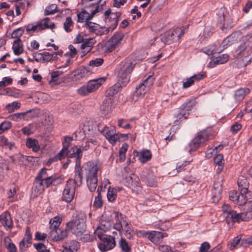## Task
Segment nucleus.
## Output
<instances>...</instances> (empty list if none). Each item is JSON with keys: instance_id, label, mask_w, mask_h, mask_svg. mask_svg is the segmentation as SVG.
<instances>
[{"instance_id": "obj_1", "label": "nucleus", "mask_w": 252, "mask_h": 252, "mask_svg": "<svg viewBox=\"0 0 252 252\" xmlns=\"http://www.w3.org/2000/svg\"><path fill=\"white\" fill-rule=\"evenodd\" d=\"M86 215L80 213L77 215L76 219L66 223V228L82 241H91L92 239L90 235L86 231Z\"/></svg>"}, {"instance_id": "obj_2", "label": "nucleus", "mask_w": 252, "mask_h": 252, "mask_svg": "<svg viewBox=\"0 0 252 252\" xmlns=\"http://www.w3.org/2000/svg\"><path fill=\"white\" fill-rule=\"evenodd\" d=\"M135 65L134 61H132L129 59H127L124 63L121 64L118 73V85H114L110 88L107 91L108 97L113 98V95L118 93L119 86L121 87L125 86L128 83L129 75Z\"/></svg>"}, {"instance_id": "obj_3", "label": "nucleus", "mask_w": 252, "mask_h": 252, "mask_svg": "<svg viewBox=\"0 0 252 252\" xmlns=\"http://www.w3.org/2000/svg\"><path fill=\"white\" fill-rule=\"evenodd\" d=\"M56 180L55 176L48 173L46 168L41 169L33 183L34 191L38 194L41 193L46 188L51 186Z\"/></svg>"}, {"instance_id": "obj_4", "label": "nucleus", "mask_w": 252, "mask_h": 252, "mask_svg": "<svg viewBox=\"0 0 252 252\" xmlns=\"http://www.w3.org/2000/svg\"><path fill=\"white\" fill-rule=\"evenodd\" d=\"M238 54L240 60L237 63L238 67H244L252 61V48L250 46H240Z\"/></svg>"}, {"instance_id": "obj_5", "label": "nucleus", "mask_w": 252, "mask_h": 252, "mask_svg": "<svg viewBox=\"0 0 252 252\" xmlns=\"http://www.w3.org/2000/svg\"><path fill=\"white\" fill-rule=\"evenodd\" d=\"M124 38V34L121 32L115 33L110 39L107 41L104 45V50L106 52H111L121 43Z\"/></svg>"}, {"instance_id": "obj_6", "label": "nucleus", "mask_w": 252, "mask_h": 252, "mask_svg": "<svg viewBox=\"0 0 252 252\" xmlns=\"http://www.w3.org/2000/svg\"><path fill=\"white\" fill-rule=\"evenodd\" d=\"M236 204L242 206L245 205L247 210L252 211V192L240 190L238 194Z\"/></svg>"}, {"instance_id": "obj_7", "label": "nucleus", "mask_w": 252, "mask_h": 252, "mask_svg": "<svg viewBox=\"0 0 252 252\" xmlns=\"http://www.w3.org/2000/svg\"><path fill=\"white\" fill-rule=\"evenodd\" d=\"M99 130L113 145L115 144L117 141H119L121 137L124 136V134H116L114 127L104 126L101 129L99 128Z\"/></svg>"}, {"instance_id": "obj_8", "label": "nucleus", "mask_w": 252, "mask_h": 252, "mask_svg": "<svg viewBox=\"0 0 252 252\" xmlns=\"http://www.w3.org/2000/svg\"><path fill=\"white\" fill-rule=\"evenodd\" d=\"M104 15L105 16V22L107 26V28H109V31H113L118 25L119 17L120 16V14L111 13V10L108 9L105 12Z\"/></svg>"}, {"instance_id": "obj_9", "label": "nucleus", "mask_w": 252, "mask_h": 252, "mask_svg": "<svg viewBox=\"0 0 252 252\" xmlns=\"http://www.w3.org/2000/svg\"><path fill=\"white\" fill-rule=\"evenodd\" d=\"M87 178H97V173L100 165L94 162H88L83 167Z\"/></svg>"}, {"instance_id": "obj_10", "label": "nucleus", "mask_w": 252, "mask_h": 252, "mask_svg": "<svg viewBox=\"0 0 252 252\" xmlns=\"http://www.w3.org/2000/svg\"><path fill=\"white\" fill-rule=\"evenodd\" d=\"M85 27L89 30V32L97 35L106 34L109 32V28L102 27L98 24L89 21L85 23Z\"/></svg>"}, {"instance_id": "obj_11", "label": "nucleus", "mask_w": 252, "mask_h": 252, "mask_svg": "<svg viewBox=\"0 0 252 252\" xmlns=\"http://www.w3.org/2000/svg\"><path fill=\"white\" fill-rule=\"evenodd\" d=\"M116 222L114 224V228L120 232L123 230L130 223H129L125 216H124L122 213L118 212L115 213Z\"/></svg>"}, {"instance_id": "obj_12", "label": "nucleus", "mask_w": 252, "mask_h": 252, "mask_svg": "<svg viewBox=\"0 0 252 252\" xmlns=\"http://www.w3.org/2000/svg\"><path fill=\"white\" fill-rule=\"evenodd\" d=\"M101 242L98 245V248L101 252H106L113 249L116 245L114 237L108 235L100 239Z\"/></svg>"}, {"instance_id": "obj_13", "label": "nucleus", "mask_w": 252, "mask_h": 252, "mask_svg": "<svg viewBox=\"0 0 252 252\" xmlns=\"http://www.w3.org/2000/svg\"><path fill=\"white\" fill-rule=\"evenodd\" d=\"M72 181L67 182L63 193V199L67 202H70L74 198L75 187L73 186Z\"/></svg>"}, {"instance_id": "obj_14", "label": "nucleus", "mask_w": 252, "mask_h": 252, "mask_svg": "<svg viewBox=\"0 0 252 252\" xmlns=\"http://www.w3.org/2000/svg\"><path fill=\"white\" fill-rule=\"evenodd\" d=\"M50 230L49 236L54 241H61L66 238L68 231L67 228L65 229L55 228L50 229Z\"/></svg>"}, {"instance_id": "obj_15", "label": "nucleus", "mask_w": 252, "mask_h": 252, "mask_svg": "<svg viewBox=\"0 0 252 252\" xmlns=\"http://www.w3.org/2000/svg\"><path fill=\"white\" fill-rule=\"evenodd\" d=\"M115 105L114 98L106 97L100 106L102 114L104 116L107 115L115 108Z\"/></svg>"}, {"instance_id": "obj_16", "label": "nucleus", "mask_w": 252, "mask_h": 252, "mask_svg": "<svg viewBox=\"0 0 252 252\" xmlns=\"http://www.w3.org/2000/svg\"><path fill=\"white\" fill-rule=\"evenodd\" d=\"M168 234L159 231H152L150 233H143V237L147 238L154 244L160 242L164 237H167Z\"/></svg>"}, {"instance_id": "obj_17", "label": "nucleus", "mask_w": 252, "mask_h": 252, "mask_svg": "<svg viewBox=\"0 0 252 252\" xmlns=\"http://www.w3.org/2000/svg\"><path fill=\"white\" fill-rule=\"evenodd\" d=\"M207 139V134L205 132L199 134L189 144V151L191 152L196 150L199 147L200 144L204 143Z\"/></svg>"}, {"instance_id": "obj_18", "label": "nucleus", "mask_w": 252, "mask_h": 252, "mask_svg": "<svg viewBox=\"0 0 252 252\" xmlns=\"http://www.w3.org/2000/svg\"><path fill=\"white\" fill-rule=\"evenodd\" d=\"M252 218V211L247 210L246 212L237 213L236 211L232 213L231 220L232 222H240L241 221H248Z\"/></svg>"}, {"instance_id": "obj_19", "label": "nucleus", "mask_w": 252, "mask_h": 252, "mask_svg": "<svg viewBox=\"0 0 252 252\" xmlns=\"http://www.w3.org/2000/svg\"><path fill=\"white\" fill-rule=\"evenodd\" d=\"M184 29L185 28L182 27V29H176L174 31H169V32H166L164 35L162 36L161 38L162 42H163L164 44L169 43L170 42L173 41V36L174 35V33L177 34L179 32H180V33L178 34V36L179 38H180L182 35L184 33Z\"/></svg>"}, {"instance_id": "obj_20", "label": "nucleus", "mask_w": 252, "mask_h": 252, "mask_svg": "<svg viewBox=\"0 0 252 252\" xmlns=\"http://www.w3.org/2000/svg\"><path fill=\"white\" fill-rule=\"evenodd\" d=\"M32 234L31 228L29 227H27L25 236L19 243V248L21 251H25L26 249L32 244Z\"/></svg>"}, {"instance_id": "obj_21", "label": "nucleus", "mask_w": 252, "mask_h": 252, "mask_svg": "<svg viewBox=\"0 0 252 252\" xmlns=\"http://www.w3.org/2000/svg\"><path fill=\"white\" fill-rule=\"evenodd\" d=\"M98 6H96L95 9L91 11L89 13L86 10H82L77 14L78 21L79 22H89V20L92 19L94 15L98 11Z\"/></svg>"}, {"instance_id": "obj_22", "label": "nucleus", "mask_w": 252, "mask_h": 252, "mask_svg": "<svg viewBox=\"0 0 252 252\" xmlns=\"http://www.w3.org/2000/svg\"><path fill=\"white\" fill-rule=\"evenodd\" d=\"M242 36V34L239 32H235L228 36L222 42L221 45L223 47V49L227 48L233 44L238 42Z\"/></svg>"}, {"instance_id": "obj_23", "label": "nucleus", "mask_w": 252, "mask_h": 252, "mask_svg": "<svg viewBox=\"0 0 252 252\" xmlns=\"http://www.w3.org/2000/svg\"><path fill=\"white\" fill-rule=\"evenodd\" d=\"M205 76L204 73L194 74L189 78H187L183 83V88L187 89L193 85L195 81L202 80Z\"/></svg>"}, {"instance_id": "obj_24", "label": "nucleus", "mask_w": 252, "mask_h": 252, "mask_svg": "<svg viewBox=\"0 0 252 252\" xmlns=\"http://www.w3.org/2000/svg\"><path fill=\"white\" fill-rule=\"evenodd\" d=\"M0 221L7 230H10L13 227V222L10 215L7 212H4L0 216Z\"/></svg>"}, {"instance_id": "obj_25", "label": "nucleus", "mask_w": 252, "mask_h": 252, "mask_svg": "<svg viewBox=\"0 0 252 252\" xmlns=\"http://www.w3.org/2000/svg\"><path fill=\"white\" fill-rule=\"evenodd\" d=\"M105 81L104 78L90 80L86 85L90 93L95 91Z\"/></svg>"}, {"instance_id": "obj_26", "label": "nucleus", "mask_w": 252, "mask_h": 252, "mask_svg": "<svg viewBox=\"0 0 252 252\" xmlns=\"http://www.w3.org/2000/svg\"><path fill=\"white\" fill-rule=\"evenodd\" d=\"M222 191L221 185L219 183H215L212 190V201L214 203H217L220 199Z\"/></svg>"}, {"instance_id": "obj_27", "label": "nucleus", "mask_w": 252, "mask_h": 252, "mask_svg": "<svg viewBox=\"0 0 252 252\" xmlns=\"http://www.w3.org/2000/svg\"><path fill=\"white\" fill-rule=\"evenodd\" d=\"M82 168L80 165L75 166V177L74 179H70L67 182L72 181L73 183V186H80L82 184V175L81 173Z\"/></svg>"}, {"instance_id": "obj_28", "label": "nucleus", "mask_w": 252, "mask_h": 252, "mask_svg": "<svg viewBox=\"0 0 252 252\" xmlns=\"http://www.w3.org/2000/svg\"><path fill=\"white\" fill-rule=\"evenodd\" d=\"M229 59V56L227 54H222L219 57L213 58L208 65L210 67H214L216 64H223L227 62Z\"/></svg>"}, {"instance_id": "obj_29", "label": "nucleus", "mask_w": 252, "mask_h": 252, "mask_svg": "<svg viewBox=\"0 0 252 252\" xmlns=\"http://www.w3.org/2000/svg\"><path fill=\"white\" fill-rule=\"evenodd\" d=\"M89 74L90 72L86 68L81 67L74 71L73 79L75 81H79L87 77Z\"/></svg>"}, {"instance_id": "obj_30", "label": "nucleus", "mask_w": 252, "mask_h": 252, "mask_svg": "<svg viewBox=\"0 0 252 252\" xmlns=\"http://www.w3.org/2000/svg\"><path fill=\"white\" fill-rule=\"evenodd\" d=\"M71 150L72 153L69 155V158H76V166L80 165V158L82 156L81 149L79 148L77 146H74Z\"/></svg>"}, {"instance_id": "obj_31", "label": "nucleus", "mask_w": 252, "mask_h": 252, "mask_svg": "<svg viewBox=\"0 0 252 252\" xmlns=\"http://www.w3.org/2000/svg\"><path fill=\"white\" fill-rule=\"evenodd\" d=\"M12 49L14 54L19 56L24 52L23 45L20 39L15 40L13 42Z\"/></svg>"}, {"instance_id": "obj_32", "label": "nucleus", "mask_w": 252, "mask_h": 252, "mask_svg": "<svg viewBox=\"0 0 252 252\" xmlns=\"http://www.w3.org/2000/svg\"><path fill=\"white\" fill-rule=\"evenodd\" d=\"M250 93V90L248 88L238 89L235 93V98L237 101L243 100L245 96Z\"/></svg>"}, {"instance_id": "obj_33", "label": "nucleus", "mask_w": 252, "mask_h": 252, "mask_svg": "<svg viewBox=\"0 0 252 252\" xmlns=\"http://www.w3.org/2000/svg\"><path fill=\"white\" fill-rule=\"evenodd\" d=\"M26 146L29 148H32V151L37 152L40 150V146L38 142L35 139L28 138L26 141Z\"/></svg>"}, {"instance_id": "obj_34", "label": "nucleus", "mask_w": 252, "mask_h": 252, "mask_svg": "<svg viewBox=\"0 0 252 252\" xmlns=\"http://www.w3.org/2000/svg\"><path fill=\"white\" fill-rule=\"evenodd\" d=\"M95 42L96 41L93 38L84 39L81 45V49H86V52H89Z\"/></svg>"}, {"instance_id": "obj_35", "label": "nucleus", "mask_w": 252, "mask_h": 252, "mask_svg": "<svg viewBox=\"0 0 252 252\" xmlns=\"http://www.w3.org/2000/svg\"><path fill=\"white\" fill-rule=\"evenodd\" d=\"M40 29L41 30L46 29H53L55 28V25L54 23L50 21V20L49 18H45L43 19L41 22H39Z\"/></svg>"}, {"instance_id": "obj_36", "label": "nucleus", "mask_w": 252, "mask_h": 252, "mask_svg": "<svg viewBox=\"0 0 252 252\" xmlns=\"http://www.w3.org/2000/svg\"><path fill=\"white\" fill-rule=\"evenodd\" d=\"M249 183L245 177L243 176H240L238 178V185L240 190H243L244 192L248 191V188L249 187Z\"/></svg>"}, {"instance_id": "obj_37", "label": "nucleus", "mask_w": 252, "mask_h": 252, "mask_svg": "<svg viewBox=\"0 0 252 252\" xmlns=\"http://www.w3.org/2000/svg\"><path fill=\"white\" fill-rule=\"evenodd\" d=\"M87 182L90 190L94 191L97 186V178H87Z\"/></svg>"}, {"instance_id": "obj_38", "label": "nucleus", "mask_w": 252, "mask_h": 252, "mask_svg": "<svg viewBox=\"0 0 252 252\" xmlns=\"http://www.w3.org/2000/svg\"><path fill=\"white\" fill-rule=\"evenodd\" d=\"M142 83L136 88L135 91L132 96V99L133 101L136 102L141 99L142 94Z\"/></svg>"}, {"instance_id": "obj_39", "label": "nucleus", "mask_w": 252, "mask_h": 252, "mask_svg": "<svg viewBox=\"0 0 252 252\" xmlns=\"http://www.w3.org/2000/svg\"><path fill=\"white\" fill-rule=\"evenodd\" d=\"M4 242L6 248L10 252H15L16 248L15 245L11 242V240L8 237H6L4 239Z\"/></svg>"}, {"instance_id": "obj_40", "label": "nucleus", "mask_w": 252, "mask_h": 252, "mask_svg": "<svg viewBox=\"0 0 252 252\" xmlns=\"http://www.w3.org/2000/svg\"><path fill=\"white\" fill-rule=\"evenodd\" d=\"M119 245L123 252H131L130 246L125 239L122 238L119 242Z\"/></svg>"}, {"instance_id": "obj_41", "label": "nucleus", "mask_w": 252, "mask_h": 252, "mask_svg": "<svg viewBox=\"0 0 252 252\" xmlns=\"http://www.w3.org/2000/svg\"><path fill=\"white\" fill-rule=\"evenodd\" d=\"M223 215L224 218L227 219H231V216L232 215V213L234 211H232L230 206L228 205H224L222 208Z\"/></svg>"}, {"instance_id": "obj_42", "label": "nucleus", "mask_w": 252, "mask_h": 252, "mask_svg": "<svg viewBox=\"0 0 252 252\" xmlns=\"http://www.w3.org/2000/svg\"><path fill=\"white\" fill-rule=\"evenodd\" d=\"M190 110V108L189 107H187L186 106L183 105V108L180 109V112L178 114L177 117L179 120L182 119V118H184L185 119H187V116L189 114V111Z\"/></svg>"}, {"instance_id": "obj_43", "label": "nucleus", "mask_w": 252, "mask_h": 252, "mask_svg": "<svg viewBox=\"0 0 252 252\" xmlns=\"http://www.w3.org/2000/svg\"><path fill=\"white\" fill-rule=\"evenodd\" d=\"M73 21H72L71 17H67L63 23V28L64 30L67 32H70L72 31L71 28L73 27Z\"/></svg>"}, {"instance_id": "obj_44", "label": "nucleus", "mask_w": 252, "mask_h": 252, "mask_svg": "<svg viewBox=\"0 0 252 252\" xmlns=\"http://www.w3.org/2000/svg\"><path fill=\"white\" fill-rule=\"evenodd\" d=\"M68 150H66L63 148L62 150L54 158L52 159V161H54L58 160H61L64 158L65 156L68 155Z\"/></svg>"}, {"instance_id": "obj_45", "label": "nucleus", "mask_w": 252, "mask_h": 252, "mask_svg": "<svg viewBox=\"0 0 252 252\" xmlns=\"http://www.w3.org/2000/svg\"><path fill=\"white\" fill-rule=\"evenodd\" d=\"M123 231L125 236L129 239H131L135 234V232L132 229L131 224L124 228Z\"/></svg>"}, {"instance_id": "obj_46", "label": "nucleus", "mask_w": 252, "mask_h": 252, "mask_svg": "<svg viewBox=\"0 0 252 252\" xmlns=\"http://www.w3.org/2000/svg\"><path fill=\"white\" fill-rule=\"evenodd\" d=\"M62 218L59 217H55L52 220H51L50 221V229H53L55 228H59L61 221Z\"/></svg>"}, {"instance_id": "obj_47", "label": "nucleus", "mask_w": 252, "mask_h": 252, "mask_svg": "<svg viewBox=\"0 0 252 252\" xmlns=\"http://www.w3.org/2000/svg\"><path fill=\"white\" fill-rule=\"evenodd\" d=\"M14 143L12 142H9L7 138L4 136H0V146L2 147H7L9 149L13 146Z\"/></svg>"}, {"instance_id": "obj_48", "label": "nucleus", "mask_w": 252, "mask_h": 252, "mask_svg": "<svg viewBox=\"0 0 252 252\" xmlns=\"http://www.w3.org/2000/svg\"><path fill=\"white\" fill-rule=\"evenodd\" d=\"M108 200L109 201L113 202L117 198V191L114 188H109L107 194Z\"/></svg>"}, {"instance_id": "obj_49", "label": "nucleus", "mask_w": 252, "mask_h": 252, "mask_svg": "<svg viewBox=\"0 0 252 252\" xmlns=\"http://www.w3.org/2000/svg\"><path fill=\"white\" fill-rule=\"evenodd\" d=\"M21 104L17 101L13 102L11 103L8 104L6 106V109L8 112H12L15 110L19 109L20 107Z\"/></svg>"}, {"instance_id": "obj_50", "label": "nucleus", "mask_w": 252, "mask_h": 252, "mask_svg": "<svg viewBox=\"0 0 252 252\" xmlns=\"http://www.w3.org/2000/svg\"><path fill=\"white\" fill-rule=\"evenodd\" d=\"M57 6L56 4H52L48 6L44 11L45 15L53 14L57 12Z\"/></svg>"}, {"instance_id": "obj_51", "label": "nucleus", "mask_w": 252, "mask_h": 252, "mask_svg": "<svg viewBox=\"0 0 252 252\" xmlns=\"http://www.w3.org/2000/svg\"><path fill=\"white\" fill-rule=\"evenodd\" d=\"M27 113H15L9 116V119L11 120L18 122L23 118L27 114Z\"/></svg>"}, {"instance_id": "obj_52", "label": "nucleus", "mask_w": 252, "mask_h": 252, "mask_svg": "<svg viewBox=\"0 0 252 252\" xmlns=\"http://www.w3.org/2000/svg\"><path fill=\"white\" fill-rule=\"evenodd\" d=\"M154 78L152 75H149L143 81V86L146 88V90H148L151 87L153 83Z\"/></svg>"}, {"instance_id": "obj_53", "label": "nucleus", "mask_w": 252, "mask_h": 252, "mask_svg": "<svg viewBox=\"0 0 252 252\" xmlns=\"http://www.w3.org/2000/svg\"><path fill=\"white\" fill-rule=\"evenodd\" d=\"M24 32V30L23 28L17 29L11 34V37L16 39H20V37L22 35Z\"/></svg>"}, {"instance_id": "obj_54", "label": "nucleus", "mask_w": 252, "mask_h": 252, "mask_svg": "<svg viewBox=\"0 0 252 252\" xmlns=\"http://www.w3.org/2000/svg\"><path fill=\"white\" fill-rule=\"evenodd\" d=\"M40 26L39 22L37 23L36 25H32L29 24L27 26L26 30L28 32H38L41 31L40 29Z\"/></svg>"}, {"instance_id": "obj_55", "label": "nucleus", "mask_w": 252, "mask_h": 252, "mask_svg": "<svg viewBox=\"0 0 252 252\" xmlns=\"http://www.w3.org/2000/svg\"><path fill=\"white\" fill-rule=\"evenodd\" d=\"M106 232L107 231H105V230L97 227L96 229L94 231V233L95 236H97L98 238L100 240L105 237V236H108L107 235H106L105 234Z\"/></svg>"}, {"instance_id": "obj_56", "label": "nucleus", "mask_w": 252, "mask_h": 252, "mask_svg": "<svg viewBox=\"0 0 252 252\" xmlns=\"http://www.w3.org/2000/svg\"><path fill=\"white\" fill-rule=\"evenodd\" d=\"M11 127V123L9 121H5L1 123L0 125V134L2 133L4 131L6 130Z\"/></svg>"}, {"instance_id": "obj_57", "label": "nucleus", "mask_w": 252, "mask_h": 252, "mask_svg": "<svg viewBox=\"0 0 252 252\" xmlns=\"http://www.w3.org/2000/svg\"><path fill=\"white\" fill-rule=\"evenodd\" d=\"M216 49V45L215 44H212L209 45L208 46L204 47L202 48V51L204 53L207 54L208 55H212L215 51Z\"/></svg>"}, {"instance_id": "obj_58", "label": "nucleus", "mask_w": 252, "mask_h": 252, "mask_svg": "<svg viewBox=\"0 0 252 252\" xmlns=\"http://www.w3.org/2000/svg\"><path fill=\"white\" fill-rule=\"evenodd\" d=\"M73 140V138L71 136H65L63 142V148L68 150V148L71 145V143Z\"/></svg>"}, {"instance_id": "obj_59", "label": "nucleus", "mask_w": 252, "mask_h": 252, "mask_svg": "<svg viewBox=\"0 0 252 252\" xmlns=\"http://www.w3.org/2000/svg\"><path fill=\"white\" fill-rule=\"evenodd\" d=\"M152 157V154L149 150H143V163L150 160Z\"/></svg>"}, {"instance_id": "obj_60", "label": "nucleus", "mask_w": 252, "mask_h": 252, "mask_svg": "<svg viewBox=\"0 0 252 252\" xmlns=\"http://www.w3.org/2000/svg\"><path fill=\"white\" fill-rule=\"evenodd\" d=\"M147 182L148 186L154 187L157 185V181L156 177L153 174L149 175L147 178Z\"/></svg>"}, {"instance_id": "obj_61", "label": "nucleus", "mask_w": 252, "mask_h": 252, "mask_svg": "<svg viewBox=\"0 0 252 252\" xmlns=\"http://www.w3.org/2000/svg\"><path fill=\"white\" fill-rule=\"evenodd\" d=\"M128 179L131 181V187H139L140 185V180L136 175H133L132 176L129 177V178Z\"/></svg>"}, {"instance_id": "obj_62", "label": "nucleus", "mask_w": 252, "mask_h": 252, "mask_svg": "<svg viewBox=\"0 0 252 252\" xmlns=\"http://www.w3.org/2000/svg\"><path fill=\"white\" fill-rule=\"evenodd\" d=\"M78 93L82 96H86L90 94L87 85L83 86L78 89Z\"/></svg>"}, {"instance_id": "obj_63", "label": "nucleus", "mask_w": 252, "mask_h": 252, "mask_svg": "<svg viewBox=\"0 0 252 252\" xmlns=\"http://www.w3.org/2000/svg\"><path fill=\"white\" fill-rule=\"evenodd\" d=\"M103 204V201L101 198V196L100 193L97 194V196L95 197L94 203V206L95 208H100L102 206Z\"/></svg>"}, {"instance_id": "obj_64", "label": "nucleus", "mask_w": 252, "mask_h": 252, "mask_svg": "<svg viewBox=\"0 0 252 252\" xmlns=\"http://www.w3.org/2000/svg\"><path fill=\"white\" fill-rule=\"evenodd\" d=\"M103 59L102 58H96L90 61L89 65L92 66H99L102 64Z\"/></svg>"}]
</instances>
